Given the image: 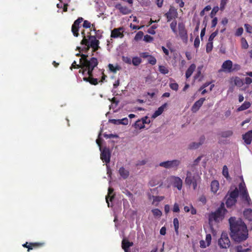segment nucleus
<instances>
[{
	"mask_svg": "<svg viewBox=\"0 0 252 252\" xmlns=\"http://www.w3.org/2000/svg\"><path fill=\"white\" fill-rule=\"evenodd\" d=\"M119 172L120 176L124 179L127 178L129 175V171L124 167H121L119 169Z\"/></svg>",
	"mask_w": 252,
	"mask_h": 252,
	"instance_id": "393cba45",
	"label": "nucleus"
},
{
	"mask_svg": "<svg viewBox=\"0 0 252 252\" xmlns=\"http://www.w3.org/2000/svg\"><path fill=\"white\" fill-rule=\"evenodd\" d=\"M201 178L198 174L187 171L185 183L187 185L192 186L194 190L196 189L197 184L200 182Z\"/></svg>",
	"mask_w": 252,
	"mask_h": 252,
	"instance_id": "20e7f679",
	"label": "nucleus"
},
{
	"mask_svg": "<svg viewBox=\"0 0 252 252\" xmlns=\"http://www.w3.org/2000/svg\"><path fill=\"white\" fill-rule=\"evenodd\" d=\"M222 175L226 178L228 179L230 178L229 172H228V169L226 165H224L223 166L222 168Z\"/></svg>",
	"mask_w": 252,
	"mask_h": 252,
	"instance_id": "c9c22d12",
	"label": "nucleus"
},
{
	"mask_svg": "<svg viewBox=\"0 0 252 252\" xmlns=\"http://www.w3.org/2000/svg\"><path fill=\"white\" fill-rule=\"evenodd\" d=\"M170 28L172 31V32L176 34L177 33V31L176 30V26H177V21L174 20L172 21L170 24Z\"/></svg>",
	"mask_w": 252,
	"mask_h": 252,
	"instance_id": "58836bf2",
	"label": "nucleus"
},
{
	"mask_svg": "<svg viewBox=\"0 0 252 252\" xmlns=\"http://www.w3.org/2000/svg\"><path fill=\"white\" fill-rule=\"evenodd\" d=\"M154 216L156 217H160L162 215L161 211L158 209H154L152 210Z\"/></svg>",
	"mask_w": 252,
	"mask_h": 252,
	"instance_id": "79ce46f5",
	"label": "nucleus"
},
{
	"mask_svg": "<svg viewBox=\"0 0 252 252\" xmlns=\"http://www.w3.org/2000/svg\"><path fill=\"white\" fill-rule=\"evenodd\" d=\"M195 68H196V65L194 63L191 64L189 66V67L188 68V69H187V70L186 71V77L187 78H189V77H190L191 76L192 73L194 71Z\"/></svg>",
	"mask_w": 252,
	"mask_h": 252,
	"instance_id": "bb28decb",
	"label": "nucleus"
},
{
	"mask_svg": "<svg viewBox=\"0 0 252 252\" xmlns=\"http://www.w3.org/2000/svg\"><path fill=\"white\" fill-rule=\"evenodd\" d=\"M244 27L247 32L249 33H252V26L251 25L248 24H245Z\"/></svg>",
	"mask_w": 252,
	"mask_h": 252,
	"instance_id": "864d4df0",
	"label": "nucleus"
},
{
	"mask_svg": "<svg viewBox=\"0 0 252 252\" xmlns=\"http://www.w3.org/2000/svg\"><path fill=\"white\" fill-rule=\"evenodd\" d=\"M179 35L184 42H187L188 39V32L185 26L183 23L178 24Z\"/></svg>",
	"mask_w": 252,
	"mask_h": 252,
	"instance_id": "6e6552de",
	"label": "nucleus"
},
{
	"mask_svg": "<svg viewBox=\"0 0 252 252\" xmlns=\"http://www.w3.org/2000/svg\"><path fill=\"white\" fill-rule=\"evenodd\" d=\"M116 9L123 15H127L131 13V10L126 6H123L121 3H118L115 5Z\"/></svg>",
	"mask_w": 252,
	"mask_h": 252,
	"instance_id": "f8f14e48",
	"label": "nucleus"
},
{
	"mask_svg": "<svg viewBox=\"0 0 252 252\" xmlns=\"http://www.w3.org/2000/svg\"><path fill=\"white\" fill-rule=\"evenodd\" d=\"M133 246L132 242H129L127 239L124 238L122 241V248L124 251L130 250L129 248Z\"/></svg>",
	"mask_w": 252,
	"mask_h": 252,
	"instance_id": "412c9836",
	"label": "nucleus"
},
{
	"mask_svg": "<svg viewBox=\"0 0 252 252\" xmlns=\"http://www.w3.org/2000/svg\"><path fill=\"white\" fill-rule=\"evenodd\" d=\"M219 188V183L217 180H214L211 182V191L213 193H216Z\"/></svg>",
	"mask_w": 252,
	"mask_h": 252,
	"instance_id": "a878e982",
	"label": "nucleus"
},
{
	"mask_svg": "<svg viewBox=\"0 0 252 252\" xmlns=\"http://www.w3.org/2000/svg\"><path fill=\"white\" fill-rule=\"evenodd\" d=\"M211 235L210 234H207L206 236V241L207 243V246H209L211 241Z\"/></svg>",
	"mask_w": 252,
	"mask_h": 252,
	"instance_id": "774afa93",
	"label": "nucleus"
},
{
	"mask_svg": "<svg viewBox=\"0 0 252 252\" xmlns=\"http://www.w3.org/2000/svg\"><path fill=\"white\" fill-rule=\"evenodd\" d=\"M172 211L173 212H175V213H178L180 212L179 206V205L177 203H175L174 204Z\"/></svg>",
	"mask_w": 252,
	"mask_h": 252,
	"instance_id": "e2e57ef3",
	"label": "nucleus"
},
{
	"mask_svg": "<svg viewBox=\"0 0 252 252\" xmlns=\"http://www.w3.org/2000/svg\"><path fill=\"white\" fill-rule=\"evenodd\" d=\"M123 61L128 64H131L132 63V61L131 59L128 57H123Z\"/></svg>",
	"mask_w": 252,
	"mask_h": 252,
	"instance_id": "69168bd1",
	"label": "nucleus"
},
{
	"mask_svg": "<svg viewBox=\"0 0 252 252\" xmlns=\"http://www.w3.org/2000/svg\"><path fill=\"white\" fill-rule=\"evenodd\" d=\"M84 68V66L82 64H81V63H80V64H77L76 61H74L70 68L71 70H72L73 68Z\"/></svg>",
	"mask_w": 252,
	"mask_h": 252,
	"instance_id": "f704fd0d",
	"label": "nucleus"
},
{
	"mask_svg": "<svg viewBox=\"0 0 252 252\" xmlns=\"http://www.w3.org/2000/svg\"><path fill=\"white\" fill-rule=\"evenodd\" d=\"M218 244L220 248L227 249L230 245V241L226 232H223L218 240Z\"/></svg>",
	"mask_w": 252,
	"mask_h": 252,
	"instance_id": "423d86ee",
	"label": "nucleus"
},
{
	"mask_svg": "<svg viewBox=\"0 0 252 252\" xmlns=\"http://www.w3.org/2000/svg\"><path fill=\"white\" fill-rule=\"evenodd\" d=\"M123 28L120 27L119 28H115L111 31V37L112 38H122L124 35L123 33Z\"/></svg>",
	"mask_w": 252,
	"mask_h": 252,
	"instance_id": "f3484780",
	"label": "nucleus"
},
{
	"mask_svg": "<svg viewBox=\"0 0 252 252\" xmlns=\"http://www.w3.org/2000/svg\"><path fill=\"white\" fill-rule=\"evenodd\" d=\"M81 58L80 59V63L83 64L84 66L87 64H90L93 60V59H96L94 57L91 58L90 60L88 59V55L86 54H82L81 55Z\"/></svg>",
	"mask_w": 252,
	"mask_h": 252,
	"instance_id": "6ab92c4d",
	"label": "nucleus"
},
{
	"mask_svg": "<svg viewBox=\"0 0 252 252\" xmlns=\"http://www.w3.org/2000/svg\"><path fill=\"white\" fill-rule=\"evenodd\" d=\"M153 40L154 38L148 34L145 35L144 37V40L147 42H151Z\"/></svg>",
	"mask_w": 252,
	"mask_h": 252,
	"instance_id": "3c124183",
	"label": "nucleus"
},
{
	"mask_svg": "<svg viewBox=\"0 0 252 252\" xmlns=\"http://www.w3.org/2000/svg\"><path fill=\"white\" fill-rule=\"evenodd\" d=\"M165 15L167 18V21H170L173 18H175L177 17V10L174 7H171Z\"/></svg>",
	"mask_w": 252,
	"mask_h": 252,
	"instance_id": "dca6fc26",
	"label": "nucleus"
},
{
	"mask_svg": "<svg viewBox=\"0 0 252 252\" xmlns=\"http://www.w3.org/2000/svg\"><path fill=\"white\" fill-rule=\"evenodd\" d=\"M234 84L237 86L241 87L244 84V83L241 79L237 77L234 80Z\"/></svg>",
	"mask_w": 252,
	"mask_h": 252,
	"instance_id": "a18cd8bd",
	"label": "nucleus"
},
{
	"mask_svg": "<svg viewBox=\"0 0 252 252\" xmlns=\"http://www.w3.org/2000/svg\"><path fill=\"white\" fill-rule=\"evenodd\" d=\"M219 30L217 29L214 32H213L209 36L208 41L213 42L214 38L218 34Z\"/></svg>",
	"mask_w": 252,
	"mask_h": 252,
	"instance_id": "de8ad7c7",
	"label": "nucleus"
},
{
	"mask_svg": "<svg viewBox=\"0 0 252 252\" xmlns=\"http://www.w3.org/2000/svg\"><path fill=\"white\" fill-rule=\"evenodd\" d=\"M148 63L152 64V65H155L157 63V60L153 56L151 55L149 58L148 60Z\"/></svg>",
	"mask_w": 252,
	"mask_h": 252,
	"instance_id": "09e8293b",
	"label": "nucleus"
},
{
	"mask_svg": "<svg viewBox=\"0 0 252 252\" xmlns=\"http://www.w3.org/2000/svg\"><path fill=\"white\" fill-rule=\"evenodd\" d=\"M143 36V32L141 31L138 32L135 35L134 39L136 41L141 39Z\"/></svg>",
	"mask_w": 252,
	"mask_h": 252,
	"instance_id": "8fccbe9b",
	"label": "nucleus"
},
{
	"mask_svg": "<svg viewBox=\"0 0 252 252\" xmlns=\"http://www.w3.org/2000/svg\"><path fill=\"white\" fill-rule=\"evenodd\" d=\"M232 67H233L232 62L230 60L224 61L221 65V70L225 72H232Z\"/></svg>",
	"mask_w": 252,
	"mask_h": 252,
	"instance_id": "ddd939ff",
	"label": "nucleus"
},
{
	"mask_svg": "<svg viewBox=\"0 0 252 252\" xmlns=\"http://www.w3.org/2000/svg\"><path fill=\"white\" fill-rule=\"evenodd\" d=\"M228 0H221L220 7V10H223Z\"/></svg>",
	"mask_w": 252,
	"mask_h": 252,
	"instance_id": "603ef678",
	"label": "nucleus"
},
{
	"mask_svg": "<svg viewBox=\"0 0 252 252\" xmlns=\"http://www.w3.org/2000/svg\"><path fill=\"white\" fill-rule=\"evenodd\" d=\"M172 182L173 186L177 188L178 190H181L183 185V181L179 177L172 176L171 177Z\"/></svg>",
	"mask_w": 252,
	"mask_h": 252,
	"instance_id": "4468645a",
	"label": "nucleus"
},
{
	"mask_svg": "<svg viewBox=\"0 0 252 252\" xmlns=\"http://www.w3.org/2000/svg\"><path fill=\"white\" fill-rule=\"evenodd\" d=\"M108 67L109 70L114 73L116 72L117 70H119L120 69V67H119L118 65L114 66L112 64L110 63L108 64Z\"/></svg>",
	"mask_w": 252,
	"mask_h": 252,
	"instance_id": "a19ab883",
	"label": "nucleus"
},
{
	"mask_svg": "<svg viewBox=\"0 0 252 252\" xmlns=\"http://www.w3.org/2000/svg\"><path fill=\"white\" fill-rule=\"evenodd\" d=\"M239 188L240 190V192L241 194V195L243 194V193H245V191L248 192L247 189L246 188L245 184L240 183L239 185Z\"/></svg>",
	"mask_w": 252,
	"mask_h": 252,
	"instance_id": "4c0bfd02",
	"label": "nucleus"
},
{
	"mask_svg": "<svg viewBox=\"0 0 252 252\" xmlns=\"http://www.w3.org/2000/svg\"><path fill=\"white\" fill-rule=\"evenodd\" d=\"M100 158L103 162L106 164L110 161L111 152L109 148L105 147L101 149Z\"/></svg>",
	"mask_w": 252,
	"mask_h": 252,
	"instance_id": "0eeeda50",
	"label": "nucleus"
},
{
	"mask_svg": "<svg viewBox=\"0 0 252 252\" xmlns=\"http://www.w3.org/2000/svg\"><path fill=\"white\" fill-rule=\"evenodd\" d=\"M242 198L244 200L248 205H250L252 203L251 199L249 195L248 192H246L241 195Z\"/></svg>",
	"mask_w": 252,
	"mask_h": 252,
	"instance_id": "c756f323",
	"label": "nucleus"
},
{
	"mask_svg": "<svg viewBox=\"0 0 252 252\" xmlns=\"http://www.w3.org/2000/svg\"><path fill=\"white\" fill-rule=\"evenodd\" d=\"M219 9H220V8L218 6L214 7L209 15L210 17L211 18L216 17L215 15L217 14V13L218 12Z\"/></svg>",
	"mask_w": 252,
	"mask_h": 252,
	"instance_id": "e433bc0d",
	"label": "nucleus"
},
{
	"mask_svg": "<svg viewBox=\"0 0 252 252\" xmlns=\"http://www.w3.org/2000/svg\"><path fill=\"white\" fill-rule=\"evenodd\" d=\"M89 83L94 85H96L98 84V81L96 78H94L93 77H90V80Z\"/></svg>",
	"mask_w": 252,
	"mask_h": 252,
	"instance_id": "052dcab7",
	"label": "nucleus"
},
{
	"mask_svg": "<svg viewBox=\"0 0 252 252\" xmlns=\"http://www.w3.org/2000/svg\"><path fill=\"white\" fill-rule=\"evenodd\" d=\"M84 19L82 17H79L76 20L73 24L71 27V32L73 34L75 37H78L79 35V29L80 28V24L83 21Z\"/></svg>",
	"mask_w": 252,
	"mask_h": 252,
	"instance_id": "9d476101",
	"label": "nucleus"
},
{
	"mask_svg": "<svg viewBox=\"0 0 252 252\" xmlns=\"http://www.w3.org/2000/svg\"><path fill=\"white\" fill-rule=\"evenodd\" d=\"M213 42L209 41L206 44V52L209 53H210L213 49Z\"/></svg>",
	"mask_w": 252,
	"mask_h": 252,
	"instance_id": "49530a36",
	"label": "nucleus"
},
{
	"mask_svg": "<svg viewBox=\"0 0 252 252\" xmlns=\"http://www.w3.org/2000/svg\"><path fill=\"white\" fill-rule=\"evenodd\" d=\"M157 28V27L155 26H152L150 29L148 30V32L151 34H155L156 32L155 31V29Z\"/></svg>",
	"mask_w": 252,
	"mask_h": 252,
	"instance_id": "338daca9",
	"label": "nucleus"
},
{
	"mask_svg": "<svg viewBox=\"0 0 252 252\" xmlns=\"http://www.w3.org/2000/svg\"><path fill=\"white\" fill-rule=\"evenodd\" d=\"M82 34L83 39L81 41V44L85 45V46L83 47L81 51L87 53L89 51L90 48H92V52H95L100 48L99 46V41L96 39V37L94 35H88L87 38L85 36V31L83 30L81 32Z\"/></svg>",
	"mask_w": 252,
	"mask_h": 252,
	"instance_id": "f03ea898",
	"label": "nucleus"
},
{
	"mask_svg": "<svg viewBox=\"0 0 252 252\" xmlns=\"http://www.w3.org/2000/svg\"><path fill=\"white\" fill-rule=\"evenodd\" d=\"M158 68L159 72L163 74H167L169 72L167 68L163 65H159Z\"/></svg>",
	"mask_w": 252,
	"mask_h": 252,
	"instance_id": "37998d69",
	"label": "nucleus"
},
{
	"mask_svg": "<svg viewBox=\"0 0 252 252\" xmlns=\"http://www.w3.org/2000/svg\"><path fill=\"white\" fill-rule=\"evenodd\" d=\"M236 252H247L250 251V249H244L242 246L240 245L236 247Z\"/></svg>",
	"mask_w": 252,
	"mask_h": 252,
	"instance_id": "c03bdc74",
	"label": "nucleus"
},
{
	"mask_svg": "<svg viewBox=\"0 0 252 252\" xmlns=\"http://www.w3.org/2000/svg\"><path fill=\"white\" fill-rule=\"evenodd\" d=\"M135 126L136 128L142 129L145 127V125L143 124V123H142L141 120H139L135 123Z\"/></svg>",
	"mask_w": 252,
	"mask_h": 252,
	"instance_id": "ea45409f",
	"label": "nucleus"
},
{
	"mask_svg": "<svg viewBox=\"0 0 252 252\" xmlns=\"http://www.w3.org/2000/svg\"><path fill=\"white\" fill-rule=\"evenodd\" d=\"M200 44V40L198 36H197L194 41V46L196 48H198Z\"/></svg>",
	"mask_w": 252,
	"mask_h": 252,
	"instance_id": "680f3d73",
	"label": "nucleus"
},
{
	"mask_svg": "<svg viewBox=\"0 0 252 252\" xmlns=\"http://www.w3.org/2000/svg\"><path fill=\"white\" fill-rule=\"evenodd\" d=\"M141 59L138 57H134L132 60V63L135 66L139 65L141 63Z\"/></svg>",
	"mask_w": 252,
	"mask_h": 252,
	"instance_id": "72a5a7b5",
	"label": "nucleus"
},
{
	"mask_svg": "<svg viewBox=\"0 0 252 252\" xmlns=\"http://www.w3.org/2000/svg\"><path fill=\"white\" fill-rule=\"evenodd\" d=\"M205 100V98L202 97L198 100L196 101L192 105L191 107V111L194 113L196 112L202 105Z\"/></svg>",
	"mask_w": 252,
	"mask_h": 252,
	"instance_id": "a211bd4d",
	"label": "nucleus"
},
{
	"mask_svg": "<svg viewBox=\"0 0 252 252\" xmlns=\"http://www.w3.org/2000/svg\"><path fill=\"white\" fill-rule=\"evenodd\" d=\"M180 164V161L177 159L172 160H168L166 161L161 162L159 163V165L165 168H171L177 167Z\"/></svg>",
	"mask_w": 252,
	"mask_h": 252,
	"instance_id": "1a4fd4ad",
	"label": "nucleus"
},
{
	"mask_svg": "<svg viewBox=\"0 0 252 252\" xmlns=\"http://www.w3.org/2000/svg\"><path fill=\"white\" fill-rule=\"evenodd\" d=\"M213 20L211 21V28H214L218 23V18L217 17H214L212 18Z\"/></svg>",
	"mask_w": 252,
	"mask_h": 252,
	"instance_id": "13d9d810",
	"label": "nucleus"
},
{
	"mask_svg": "<svg viewBox=\"0 0 252 252\" xmlns=\"http://www.w3.org/2000/svg\"><path fill=\"white\" fill-rule=\"evenodd\" d=\"M232 134H233V131L230 130L224 131L221 132L220 133V135L221 136V137H222L223 138L229 137L231 136H232Z\"/></svg>",
	"mask_w": 252,
	"mask_h": 252,
	"instance_id": "2f4dec72",
	"label": "nucleus"
},
{
	"mask_svg": "<svg viewBox=\"0 0 252 252\" xmlns=\"http://www.w3.org/2000/svg\"><path fill=\"white\" fill-rule=\"evenodd\" d=\"M243 139L246 144H250L252 141V130H249L243 134Z\"/></svg>",
	"mask_w": 252,
	"mask_h": 252,
	"instance_id": "4be33fe9",
	"label": "nucleus"
},
{
	"mask_svg": "<svg viewBox=\"0 0 252 252\" xmlns=\"http://www.w3.org/2000/svg\"><path fill=\"white\" fill-rule=\"evenodd\" d=\"M113 191H114V189H113V188H109V189H108V195H107V196H106V202L108 204V206H109V203L108 202V198L109 197H110V200L111 201H112V199L114 198V195H112V196H110V195L113 192Z\"/></svg>",
	"mask_w": 252,
	"mask_h": 252,
	"instance_id": "7c9ffc66",
	"label": "nucleus"
},
{
	"mask_svg": "<svg viewBox=\"0 0 252 252\" xmlns=\"http://www.w3.org/2000/svg\"><path fill=\"white\" fill-rule=\"evenodd\" d=\"M173 224L175 228V231L177 235L179 234V222L178 219L176 218L173 219Z\"/></svg>",
	"mask_w": 252,
	"mask_h": 252,
	"instance_id": "473e14b6",
	"label": "nucleus"
},
{
	"mask_svg": "<svg viewBox=\"0 0 252 252\" xmlns=\"http://www.w3.org/2000/svg\"><path fill=\"white\" fill-rule=\"evenodd\" d=\"M239 195V190L237 188L232 190L229 191L225 196V204L227 208H230L237 202V199Z\"/></svg>",
	"mask_w": 252,
	"mask_h": 252,
	"instance_id": "39448f33",
	"label": "nucleus"
},
{
	"mask_svg": "<svg viewBox=\"0 0 252 252\" xmlns=\"http://www.w3.org/2000/svg\"><path fill=\"white\" fill-rule=\"evenodd\" d=\"M230 235L235 242H241L248 237V230L244 222L241 219L231 217L229 219Z\"/></svg>",
	"mask_w": 252,
	"mask_h": 252,
	"instance_id": "f257e3e1",
	"label": "nucleus"
},
{
	"mask_svg": "<svg viewBox=\"0 0 252 252\" xmlns=\"http://www.w3.org/2000/svg\"><path fill=\"white\" fill-rule=\"evenodd\" d=\"M244 216L245 218L250 221L252 220V210L251 209H246L244 211Z\"/></svg>",
	"mask_w": 252,
	"mask_h": 252,
	"instance_id": "cd10ccee",
	"label": "nucleus"
},
{
	"mask_svg": "<svg viewBox=\"0 0 252 252\" xmlns=\"http://www.w3.org/2000/svg\"><path fill=\"white\" fill-rule=\"evenodd\" d=\"M227 210L224 208L223 203H222L220 207L214 212L211 213L209 216V221H215V222H219L223 220L224 214Z\"/></svg>",
	"mask_w": 252,
	"mask_h": 252,
	"instance_id": "7ed1b4c3",
	"label": "nucleus"
},
{
	"mask_svg": "<svg viewBox=\"0 0 252 252\" xmlns=\"http://www.w3.org/2000/svg\"><path fill=\"white\" fill-rule=\"evenodd\" d=\"M167 106V103H165L157 110L152 115V118H156L158 116L160 115L164 111V109Z\"/></svg>",
	"mask_w": 252,
	"mask_h": 252,
	"instance_id": "b1692460",
	"label": "nucleus"
},
{
	"mask_svg": "<svg viewBox=\"0 0 252 252\" xmlns=\"http://www.w3.org/2000/svg\"><path fill=\"white\" fill-rule=\"evenodd\" d=\"M44 245L43 243H28L26 242V243L23 245V247L24 248H26L28 249V252H29L30 250H32L35 248H37L41 247Z\"/></svg>",
	"mask_w": 252,
	"mask_h": 252,
	"instance_id": "2eb2a0df",
	"label": "nucleus"
},
{
	"mask_svg": "<svg viewBox=\"0 0 252 252\" xmlns=\"http://www.w3.org/2000/svg\"><path fill=\"white\" fill-rule=\"evenodd\" d=\"M91 23L88 20H83V27L84 28H90L91 27Z\"/></svg>",
	"mask_w": 252,
	"mask_h": 252,
	"instance_id": "6e6d98bb",
	"label": "nucleus"
},
{
	"mask_svg": "<svg viewBox=\"0 0 252 252\" xmlns=\"http://www.w3.org/2000/svg\"><path fill=\"white\" fill-rule=\"evenodd\" d=\"M241 68V66L239 64H233V67H232V72L233 71H236L240 70Z\"/></svg>",
	"mask_w": 252,
	"mask_h": 252,
	"instance_id": "0e129e2a",
	"label": "nucleus"
},
{
	"mask_svg": "<svg viewBox=\"0 0 252 252\" xmlns=\"http://www.w3.org/2000/svg\"><path fill=\"white\" fill-rule=\"evenodd\" d=\"M242 46L244 49H247L248 48V44L245 38H242L241 39Z\"/></svg>",
	"mask_w": 252,
	"mask_h": 252,
	"instance_id": "4d7b16f0",
	"label": "nucleus"
},
{
	"mask_svg": "<svg viewBox=\"0 0 252 252\" xmlns=\"http://www.w3.org/2000/svg\"><path fill=\"white\" fill-rule=\"evenodd\" d=\"M205 139L204 136H202L199 139V142H192L189 145V149L192 150L198 148L200 145H201L204 142Z\"/></svg>",
	"mask_w": 252,
	"mask_h": 252,
	"instance_id": "aec40b11",
	"label": "nucleus"
},
{
	"mask_svg": "<svg viewBox=\"0 0 252 252\" xmlns=\"http://www.w3.org/2000/svg\"><path fill=\"white\" fill-rule=\"evenodd\" d=\"M169 87L172 90L177 91L178 90L179 85L176 83H173L170 84Z\"/></svg>",
	"mask_w": 252,
	"mask_h": 252,
	"instance_id": "5fc2aeb1",
	"label": "nucleus"
},
{
	"mask_svg": "<svg viewBox=\"0 0 252 252\" xmlns=\"http://www.w3.org/2000/svg\"><path fill=\"white\" fill-rule=\"evenodd\" d=\"M98 63L97 59H93L90 64L84 66V68H86V71H87V74L89 75V77H93V71L94 67L98 65Z\"/></svg>",
	"mask_w": 252,
	"mask_h": 252,
	"instance_id": "9b49d317",
	"label": "nucleus"
},
{
	"mask_svg": "<svg viewBox=\"0 0 252 252\" xmlns=\"http://www.w3.org/2000/svg\"><path fill=\"white\" fill-rule=\"evenodd\" d=\"M111 123L115 125H127L128 124V120L127 118H125L122 119H111L109 120Z\"/></svg>",
	"mask_w": 252,
	"mask_h": 252,
	"instance_id": "5701e85b",
	"label": "nucleus"
},
{
	"mask_svg": "<svg viewBox=\"0 0 252 252\" xmlns=\"http://www.w3.org/2000/svg\"><path fill=\"white\" fill-rule=\"evenodd\" d=\"M243 28L241 27V28H239L235 32V35L237 36H241L243 32Z\"/></svg>",
	"mask_w": 252,
	"mask_h": 252,
	"instance_id": "bf43d9fd",
	"label": "nucleus"
},
{
	"mask_svg": "<svg viewBox=\"0 0 252 252\" xmlns=\"http://www.w3.org/2000/svg\"><path fill=\"white\" fill-rule=\"evenodd\" d=\"M251 106V103L249 101H245L242 105L238 108V111L245 110L248 109Z\"/></svg>",
	"mask_w": 252,
	"mask_h": 252,
	"instance_id": "c85d7f7f",
	"label": "nucleus"
}]
</instances>
